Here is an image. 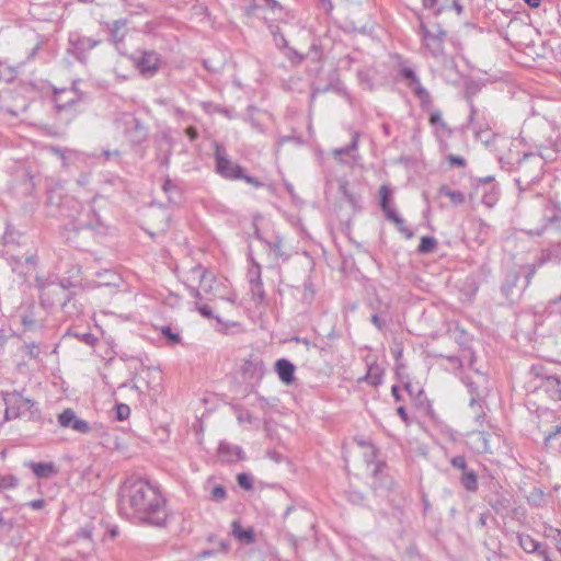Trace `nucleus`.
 Segmentation results:
<instances>
[{
	"mask_svg": "<svg viewBox=\"0 0 561 561\" xmlns=\"http://www.w3.org/2000/svg\"><path fill=\"white\" fill-rule=\"evenodd\" d=\"M128 19H118L106 22L104 25L108 33V41L116 50L124 56L121 64H131L135 71H140V56H138V31L129 25Z\"/></svg>",
	"mask_w": 561,
	"mask_h": 561,
	"instance_id": "nucleus-1",
	"label": "nucleus"
},
{
	"mask_svg": "<svg viewBox=\"0 0 561 561\" xmlns=\"http://www.w3.org/2000/svg\"><path fill=\"white\" fill-rule=\"evenodd\" d=\"M543 226L530 230V234L545 236L550 247L542 251L540 264L561 263V213L551 203H547L542 214Z\"/></svg>",
	"mask_w": 561,
	"mask_h": 561,
	"instance_id": "nucleus-2",
	"label": "nucleus"
},
{
	"mask_svg": "<svg viewBox=\"0 0 561 561\" xmlns=\"http://www.w3.org/2000/svg\"><path fill=\"white\" fill-rule=\"evenodd\" d=\"M142 500H148L142 508V525L164 527L168 517L165 500L158 492V488L145 478H142Z\"/></svg>",
	"mask_w": 561,
	"mask_h": 561,
	"instance_id": "nucleus-3",
	"label": "nucleus"
},
{
	"mask_svg": "<svg viewBox=\"0 0 561 561\" xmlns=\"http://www.w3.org/2000/svg\"><path fill=\"white\" fill-rule=\"evenodd\" d=\"M140 478H127L118 493V513L122 517L138 524L140 522Z\"/></svg>",
	"mask_w": 561,
	"mask_h": 561,
	"instance_id": "nucleus-4",
	"label": "nucleus"
},
{
	"mask_svg": "<svg viewBox=\"0 0 561 561\" xmlns=\"http://www.w3.org/2000/svg\"><path fill=\"white\" fill-rule=\"evenodd\" d=\"M478 380H472L471 377H466L463 382L466 383L468 391L471 394L469 407L474 414V422L482 427L485 421L486 414L484 412V398L486 396V378L484 375L476 370Z\"/></svg>",
	"mask_w": 561,
	"mask_h": 561,
	"instance_id": "nucleus-5",
	"label": "nucleus"
},
{
	"mask_svg": "<svg viewBox=\"0 0 561 561\" xmlns=\"http://www.w3.org/2000/svg\"><path fill=\"white\" fill-rule=\"evenodd\" d=\"M216 171L228 180H244L247 183L259 186L261 183L253 176L243 173V169L230 161L225 149L220 145H216L215 149Z\"/></svg>",
	"mask_w": 561,
	"mask_h": 561,
	"instance_id": "nucleus-6",
	"label": "nucleus"
},
{
	"mask_svg": "<svg viewBox=\"0 0 561 561\" xmlns=\"http://www.w3.org/2000/svg\"><path fill=\"white\" fill-rule=\"evenodd\" d=\"M5 400L7 408L3 410V416L0 420V425L12 419L25 416L27 413L30 416L33 415V408L35 407L34 400L24 398L18 391L7 392Z\"/></svg>",
	"mask_w": 561,
	"mask_h": 561,
	"instance_id": "nucleus-7",
	"label": "nucleus"
},
{
	"mask_svg": "<svg viewBox=\"0 0 561 561\" xmlns=\"http://www.w3.org/2000/svg\"><path fill=\"white\" fill-rule=\"evenodd\" d=\"M255 238L263 244L271 267L278 266L282 262L289 259L290 254L285 250L283 239L279 234H274L271 239L264 238L257 228L254 231Z\"/></svg>",
	"mask_w": 561,
	"mask_h": 561,
	"instance_id": "nucleus-8",
	"label": "nucleus"
},
{
	"mask_svg": "<svg viewBox=\"0 0 561 561\" xmlns=\"http://www.w3.org/2000/svg\"><path fill=\"white\" fill-rule=\"evenodd\" d=\"M41 302L46 308L60 306L65 308L70 300V291L59 283H50L41 288Z\"/></svg>",
	"mask_w": 561,
	"mask_h": 561,
	"instance_id": "nucleus-9",
	"label": "nucleus"
},
{
	"mask_svg": "<svg viewBox=\"0 0 561 561\" xmlns=\"http://www.w3.org/2000/svg\"><path fill=\"white\" fill-rule=\"evenodd\" d=\"M402 79L407 81L408 88L420 101V105L423 110L430 111L432 107V96L430 92L422 85L420 78L416 76L413 69L404 67L400 70Z\"/></svg>",
	"mask_w": 561,
	"mask_h": 561,
	"instance_id": "nucleus-10",
	"label": "nucleus"
},
{
	"mask_svg": "<svg viewBox=\"0 0 561 561\" xmlns=\"http://www.w3.org/2000/svg\"><path fill=\"white\" fill-rule=\"evenodd\" d=\"M78 81L72 83L69 89H55L54 100L59 111L75 106L77 103L85 100V94L78 88Z\"/></svg>",
	"mask_w": 561,
	"mask_h": 561,
	"instance_id": "nucleus-11",
	"label": "nucleus"
},
{
	"mask_svg": "<svg viewBox=\"0 0 561 561\" xmlns=\"http://www.w3.org/2000/svg\"><path fill=\"white\" fill-rule=\"evenodd\" d=\"M116 129L131 144H137L140 123L134 114L124 113L115 121Z\"/></svg>",
	"mask_w": 561,
	"mask_h": 561,
	"instance_id": "nucleus-12",
	"label": "nucleus"
},
{
	"mask_svg": "<svg viewBox=\"0 0 561 561\" xmlns=\"http://www.w3.org/2000/svg\"><path fill=\"white\" fill-rule=\"evenodd\" d=\"M58 423L61 427L70 428L80 434H88L91 431L90 424L78 417L72 409H65L58 415Z\"/></svg>",
	"mask_w": 561,
	"mask_h": 561,
	"instance_id": "nucleus-13",
	"label": "nucleus"
},
{
	"mask_svg": "<svg viewBox=\"0 0 561 561\" xmlns=\"http://www.w3.org/2000/svg\"><path fill=\"white\" fill-rule=\"evenodd\" d=\"M422 35L425 46L431 50L433 56H439L443 54V43L446 37V32L438 28L436 33L428 31L422 25Z\"/></svg>",
	"mask_w": 561,
	"mask_h": 561,
	"instance_id": "nucleus-14",
	"label": "nucleus"
},
{
	"mask_svg": "<svg viewBox=\"0 0 561 561\" xmlns=\"http://www.w3.org/2000/svg\"><path fill=\"white\" fill-rule=\"evenodd\" d=\"M470 439L471 448L479 454L492 453L491 450V434L483 431L477 430L468 434Z\"/></svg>",
	"mask_w": 561,
	"mask_h": 561,
	"instance_id": "nucleus-15",
	"label": "nucleus"
},
{
	"mask_svg": "<svg viewBox=\"0 0 561 561\" xmlns=\"http://www.w3.org/2000/svg\"><path fill=\"white\" fill-rule=\"evenodd\" d=\"M165 65L164 60L158 53L142 51V77H152L156 72Z\"/></svg>",
	"mask_w": 561,
	"mask_h": 561,
	"instance_id": "nucleus-16",
	"label": "nucleus"
},
{
	"mask_svg": "<svg viewBox=\"0 0 561 561\" xmlns=\"http://www.w3.org/2000/svg\"><path fill=\"white\" fill-rule=\"evenodd\" d=\"M218 456L221 461L225 462H237L244 459V451L240 446L232 445L227 442H220L218 446Z\"/></svg>",
	"mask_w": 561,
	"mask_h": 561,
	"instance_id": "nucleus-17",
	"label": "nucleus"
},
{
	"mask_svg": "<svg viewBox=\"0 0 561 561\" xmlns=\"http://www.w3.org/2000/svg\"><path fill=\"white\" fill-rule=\"evenodd\" d=\"M162 371L156 367H148L146 369V382L149 393L152 398L157 397L162 391Z\"/></svg>",
	"mask_w": 561,
	"mask_h": 561,
	"instance_id": "nucleus-18",
	"label": "nucleus"
},
{
	"mask_svg": "<svg viewBox=\"0 0 561 561\" xmlns=\"http://www.w3.org/2000/svg\"><path fill=\"white\" fill-rule=\"evenodd\" d=\"M519 283V275L517 272H510L506 275L505 282L501 287V290L503 295L511 301H514L517 299L523 289L517 288V285Z\"/></svg>",
	"mask_w": 561,
	"mask_h": 561,
	"instance_id": "nucleus-19",
	"label": "nucleus"
},
{
	"mask_svg": "<svg viewBox=\"0 0 561 561\" xmlns=\"http://www.w3.org/2000/svg\"><path fill=\"white\" fill-rule=\"evenodd\" d=\"M193 277L199 279V288L205 294H210L214 289L216 279L211 273L206 271L203 266L197 265L191 270Z\"/></svg>",
	"mask_w": 561,
	"mask_h": 561,
	"instance_id": "nucleus-20",
	"label": "nucleus"
},
{
	"mask_svg": "<svg viewBox=\"0 0 561 561\" xmlns=\"http://www.w3.org/2000/svg\"><path fill=\"white\" fill-rule=\"evenodd\" d=\"M24 465L25 467L30 468L34 476L38 479H47L57 474L58 472V469L54 462L27 461Z\"/></svg>",
	"mask_w": 561,
	"mask_h": 561,
	"instance_id": "nucleus-21",
	"label": "nucleus"
},
{
	"mask_svg": "<svg viewBox=\"0 0 561 561\" xmlns=\"http://www.w3.org/2000/svg\"><path fill=\"white\" fill-rule=\"evenodd\" d=\"M275 369L280 381L285 385L293 383L295 379V365L286 358L278 359L275 363Z\"/></svg>",
	"mask_w": 561,
	"mask_h": 561,
	"instance_id": "nucleus-22",
	"label": "nucleus"
},
{
	"mask_svg": "<svg viewBox=\"0 0 561 561\" xmlns=\"http://www.w3.org/2000/svg\"><path fill=\"white\" fill-rule=\"evenodd\" d=\"M69 42L76 51L83 54L96 47L101 41L78 35L76 38L70 37Z\"/></svg>",
	"mask_w": 561,
	"mask_h": 561,
	"instance_id": "nucleus-23",
	"label": "nucleus"
},
{
	"mask_svg": "<svg viewBox=\"0 0 561 561\" xmlns=\"http://www.w3.org/2000/svg\"><path fill=\"white\" fill-rule=\"evenodd\" d=\"M517 539L520 548L527 553L537 554L543 547L542 543L535 540L530 535L527 534H518Z\"/></svg>",
	"mask_w": 561,
	"mask_h": 561,
	"instance_id": "nucleus-24",
	"label": "nucleus"
},
{
	"mask_svg": "<svg viewBox=\"0 0 561 561\" xmlns=\"http://www.w3.org/2000/svg\"><path fill=\"white\" fill-rule=\"evenodd\" d=\"M232 535L244 543H252L255 540V535L252 528H242L239 522L232 523Z\"/></svg>",
	"mask_w": 561,
	"mask_h": 561,
	"instance_id": "nucleus-25",
	"label": "nucleus"
},
{
	"mask_svg": "<svg viewBox=\"0 0 561 561\" xmlns=\"http://www.w3.org/2000/svg\"><path fill=\"white\" fill-rule=\"evenodd\" d=\"M439 196H446L449 198L450 203L455 206L462 205L466 201V196L461 191L451 190L447 185H442L438 188Z\"/></svg>",
	"mask_w": 561,
	"mask_h": 561,
	"instance_id": "nucleus-26",
	"label": "nucleus"
},
{
	"mask_svg": "<svg viewBox=\"0 0 561 561\" xmlns=\"http://www.w3.org/2000/svg\"><path fill=\"white\" fill-rule=\"evenodd\" d=\"M387 219L393 222L397 227V229L404 234L407 239H411L413 237L412 230L405 225V221L402 217L398 215V213L394 210H389V213L386 215Z\"/></svg>",
	"mask_w": 561,
	"mask_h": 561,
	"instance_id": "nucleus-27",
	"label": "nucleus"
},
{
	"mask_svg": "<svg viewBox=\"0 0 561 561\" xmlns=\"http://www.w3.org/2000/svg\"><path fill=\"white\" fill-rule=\"evenodd\" d=\"M383 370L377 364L368 365V370L364 380L369 385L377 387L382 382Z\"/></svg>",
	"mask_w": 561,
	"mask_h": 561,
	"instance_id": "nucleus-28",
	"label": "nucleus"
},
{
	"mask_svg": "<svg viewBox=\"0 0 561 561\" xmlns=\"http://www.w3.org/2000/svg\"><path fill=\"white\" fill-rule=\"evenodd\" d=\"M249 275H250V283L252 286V290L254 293H257L260 295V297L263 298V293L261 291L263 284H262V279H261L260 264L255 263V267L253 270H250Z\"/></svg>",
	"mask_w": 561,
	"mask_h": 561,
	"instance_id": "nucleus-29",
	"label": "nucleus"
},
{
	"mask_svg": "<svg viewBox=\"0 0 561 561\" xmlns=\"http://www.w3.org/2000/svg\"><path fill=\"white\" fill-rule=\"evenodd\" d=\"M430 124L435 127L436 133L445 131L447 135L451 133L450 128L444 122L440 111H433L430 115Z\"/></svg>",
	"mask_w": 561,
	"mask_h": 561,
	"instance_id": "nucleus-30",
	"label": "nucleus"
},
{
	"mask_svg": "<svg viewBox=\"0 0 561 561\" xmlns=\"http://www.w3.org/2000/svg\"><path fill=\"white\" fill-rule=\"evenodd\" d=\"M460 482L468 492H476L478 490V478L471 470L462 473Z\"/></svg>",
	"mask_w": 561,
	"mask_h": 561,
	"instance_id": "nucleus-31",
	"label": "nucleus"
},
{
	"mask_svg": "<svg viewBox=\"0 0 561 561\" xmlns=\"http://www.w3.org/2000/svg\"><path fill=\"white\" fill-rule=\"evenodd\" d=\"M371 308L375 310V313L371 314L370 321L378 330H382L386 323L380 318V313L388 309V305H382L381 302H378V306L371 305Z\"/></svg>",
	"mask_w": 561,
	"mask_h": 561,
	"instance_id": "nucleus-32",
	"label": "nucleus"
},
{
	"mask_svg": "<svg viewBox=\"0 0 561 561\" xmlns=\"http://www.w3.org/2000/svg\"><path fill=\"white\" fill-rule=\"evenodd\" d=\"M379 197H380V207L385 215L389 213V210H394L389 204L390 197H391V190L387 185H381L379 190Z\"/></svg>",
	"mask_w": 561,
	"mask_h": 561,
	"instance_id": "nucleus-33",
	"label": "nucleus"
},
{
	"mask_svg": "<svg viewBox=\"0 0 561 561\" xmlns=\"http://www.w3.org/2000/svg\"><path fill=\"white\" fill-rule=\"evenodd\" d=\"M161 335L167 339L169 345H176L182 342V337L179 332H174L170 325H163L160 328Z\"/></svg>",
	"mask_w": 561,
	"mask_h": 561,
	"instance_id": "nucleus-34",
	"label": "nucleus"
},
{
	"mask_svg": "<svg viewBox=\"0 0 561 561\" xmlns=\"http://www.w3.org/2000/svg\"><path fill=\"white\" fill-rule=\"evenodd\" d=\"M437 241L434 237L425 236L421 238L417 251L421 254L431 253L435 250Z\"/></svg>",
	"mask_w": 561,
	"mask_h": 561,
	"instance_id": "nucleus-35",
	"label": "nucleus"
},
{
	"mask_svg": "<svg viewBox=\"0 0 561 561\" xmlns=\"http://www.w3.org/2000/svg\"><path fill=\"white\" fill-rule=\"evenodd\" d=\"M499 199V188L493 185L489 192H485L482 196V203L488 207H493Z\"/></svg>",
	"mask_w": 561,
	"mask_h": 561,
	"instance_id": "nucleus-36",
	"label": "nucleus"
},
{
	"mask_svg": "<svg viewBox=\"0 0 561 561\" xmlns=\"http://www.w3.org/2000/svg\"><path fill=\"white\" fill-rule=\"evenodd\" d=\"M98 276L104 278L99 282L100 286H115L119 279V277L112 271H104L103 273H99Z\"/></svg>",
	"mask_w": 561,
	"mask_h": 561,
	"instance_id": "nucleus-37",
	"label": "nucleus"
},
{
	"mask_svg": "<svg viewBox=\"0 0 561 561\" xmlns=\"http://www.w3.org/2000/svg\"><path fill=\"white\" fill-rule=\"evenodd\" d=\"M19 479L13 474H0V490H10L16 488Z\"/></svg>",
	"mask_w": 561,
	"mask_h": 561,
	"instance_id": "nucleus-38",
	"label": "nucleus"
},
{
	"mask_svg": "<svg viewBox=\"0 0 561 561\" xmlns=\"http://www.w3.org/2000/svg\"><path fill=\"white\" fill-rule=\"evenodd\" d=\"M545 387L549 391H556L559 393L558 398L561 399V380L557 376H548L545 380Z\"/></svg>",
	"mask_w": 561,
	"mask_h": 561,
	"instance_id": "nucleus-39",
	"label": "nucleus"
},
{
	"mask_svg": "<svg viewBox=\"0 0 561 561\" xmlns=\"http://www.w3.org/2000/svg\"><path fill=\"white\" fill-rule=\"evenodd\" d=\"M358 142V136L355 134L352 138V142L343 148L335 149L333 151V154L336 158H340L343 154H350L352 151H354L357 148Z\"/></svg>",
	"mask_w": 561,
	"mask_h": 561,
	"instance_id": "nucleus-40",
	"label": "nucleus"
},
{
	"mask_svg": "<svg viewBox=\"0 0 561 561\" xmlns=\"http://www.w3.org/2000/svg\"><path fill=\"white\" fill-rule=\"evenodd\" d=\"M340 191L342 192L344 198L348 202V204L352 207H354V208L359 207V205H358V202H359L358 197L356 195H354L353 193L348 192L346 183H342L340 185Z\"/></svg>",
	"mask_w": 561,
	"mask_h": 561,
	"instance_id": "nucleus-41",
	"label": "nucleus"
},
{
	"mask_svg": "<svg viewBox=\"0 0 561 561\" xmlns=\"http://www.w3.org/2000/svg\"><path fill=\"white\" fill-rule=\"evenodd\" d=\"M227 497L226 489L222 485H215L210 491V499L215 502H222Z\"/></svg>",
	"mask_w": 561,
	"mask_h": 561,
	"instance_id": "nucleus-42",
	"label": "nucleus"
},
{
	"mask_svg": "<svg viewBox=\"0 0 561 561\" xmlns=\"http://www.w3.org/2000/svg\"><path fill=\"white\" fill-rule=\"evenodd\" d=\"M115 413L118 421H125L130 414V409L127 404L118 403L115 405Z\"/></svg>",
	"mask_w": 561,
	"mask_h": 561,
	"instance_id": "nucleus-43",
	"label": "nucleus"
},
{
	"mask_svg": "<svg viewBox=\"0 0 561 561\" xmlns=\"http://www.w3.org/2000/svg\"><path fill=\"white\" fill-rule=\"evenodd\" d=\"M355 440L359 446L368 448V451L365 453V458L367 462L371 461L376 457V450L374 446L362 438H355Z\"/></svg>",
	"mask_w": 561,
	"mask_h": 561,
	"instance_id": "nucleus-44",
	"label": "nucleus"
},
{
	"mask_svg": "<svg viewBox=\"0 0 561 561\" xmlns=\"http://www.w3.org/2000/svg\"><path fill=\"white\" fill-rule=\"evenodd\" d=\"M237 481H238V484L244 490L253 489L252 478L247 473H239L237 476Z\"/></svg>",
	"mask_w": 561,
	"mask_h": 561,
	"instance_id": "nucleus-45",
	"label": "nucleus"
},
{
	"mask_svg": "<svg viewBox=\"0 0 561 561\" xmlns=\"http://www.w3.org/2000/svg\"><path fill=\"white\" fill-rule=\"evenodd\" d=\"M195 308L196 310H198V312L206 319H211L214 318V314H213V310L209 306L207 305H202L199 302H196L195 304ZM215 319L220 322V318L219 317H215Z\"/></svg>",
	"mask_w": 561,
	"mask_h": 561,
	"instance_id": "nucleus-46",
	"label": "nucleus"
},
{
	"mask_svg": "<svg viewBox=\"0 0 561 561\" xmlns=\"http://www.w3.org/2000/svg\"><path fill=\"white\" fill-rule=\"evenodd\" d=\"M450 463L454 468L456 469H459L462 471V473L465 471H467V461H466V458L463 456H455L450 459Z\"/></svg>",
	"mask_w": 561,
	"mask_h": 561,
	"instance_id": "nucleus-47",
	"label": "nucleus"
},
{
	"mask_svg": "<svg viewBox=\"0 0 561 561\" xmlns=\"http://www.w3.org/2000/svg\"><path fill=\"white\" fill-rule=\"evenodd\" d=\"M92 531H93V527L91 525H85L84 527L80 528L77 531L76 536L79 538L91 540Z\"/></svg>",
	"mask_w": 561,
	"mask_h": 561,
	"instance_id": "nucleus-48",
	"label": "nucleus"
},
{
	"mask_svg": "<svg viewBox=\"0 0 561 561\" xmlns=\"http://www.w3.org/2000/svg\"><path fill=\"white\" fill-rule=\"evenodd\" d=\"M313 295L314 290L312 288V285L310 283H305L302 299L309 304L313 299Z\"/></svg>",
	"mask_w": 561,
	"mask_h": 561,
	"instance_id": "nucleus-49",
	"label": "nucleus"
},
{
	"mask_svg": "<svg viewBox=\"0 0 561 561\" xmlns=\"http://www.w3.org/2000/svg\"><path fill=\"white\" fill-rule=\"evenodd\" d=\"M121 156V152L118 150H103L101 153V157L104 161H110L112 159H118Z\"/></svg>",
	"mask_w": 561,
	"mask_h": 561,
	"instance_id": "nucleus-50",
	"label": "nucleus"
},
{
	"mask_svg": "<svg viewBox=\"0 0 561 561\" xmlns=\"http://www.w3.org/2000/svg\"><path fill=\"white\" fill-rule=\"evenodd\" d=\"M76 336L83 343L88 345H93L96 341V337L91 333L76 334Z\"/></svg>",
	"mask_w": 561,
	"mask_h": 561,
	"instance_id": "nucleus-51",
	"label": "nucleus"
},
{
	"mask_svg": "<svg viewBox=\"0 0 561 561\" xmlns=\"http://www.w3.org/2000/svg\"><path fill=\"white\" fill-rule=\"evenodd\" d=\"M26 347H27V354L31 357H33V358L38 357L39 350H38V346L35 343L27 344Z\"/></svg>",
	"mask_w": 561,
	"mask_h": 561,
	"instance_id": "nucleus-52",
	"label": "nucleus"
},
{
	"mask_svg": "<svg viewBox=\"0 0 561 561\" xmlns=\"http://www.w3.org/2000/svg\"><path fill=\"white\" fill-rule=\"evenodd\" d=\"M449 162L453 164V165H457V167H465L466 164V161L462 157H459V156H450L448 158Z\"/></svg>",
	"mask_w": 561,
	"mask_h": 561,
	"instance_id": "nucleus-53",
	"label": "nucleus"
},
{
	"mask_svg": "<svg viewBox=\"0 0 561 561\" xmlns=\"http://www.w3.org/2000/svg\"><path fill=\"white\" fill-rule=\"evenodd\" d=\"M27 505L33 508V510H41L44 507L45 505V501L43 499H37V500H33V501H30L27 503Z\"/></svg>",
	"mask_w": 561,
	"mask_h": 561,
	"instance_id": "nucleus-54",
	"label": "nucleus"
},
{
	"mask_svg": "<svg viewBox=\"0 0 561 561\" xmlns=\"http://www.w3.org/2000/svg\"><path fill=\"white\" fill-rule=\"evenodd\" d=\"M549 536L558 541V550L561 552V530L553 528L551 529V534Z\"/></svg>",
	"mask_w": 561,
	"mask_h": 561,
	"instance_id": "nucleus-55",
	"label": "nucleus"
},
{
	"mask_svg": "<svg viewBox=\"0 0 561 561\" xmlns=\"http://www.w3.org/2000/svg\"><path fill=\"white\" fill-rule=\"evenodd\" d=\"M22 323L24 328L32 329L35 324V320L30 316H22Z\"/></svg>",
	"mask_w": 561,
	"mask_h": 561,
	"instance_id": "nucleus-56",
	"label": "nucleus"
},
{
	"mask_svg": "<svg viewBox=\"0 0 561 561\" xmlns=\"http://www.w3.org/2000/svg\"><path fill=\"white\" fill-rule=\"evenodd\" d=\"M12 526H13V524L11 522H8L3 517V513L0 511V528H4V529L10 530L12 528Z\"/></svg>",
	"mask_w": 561,
	"mask_h": 561,
	"instance_id": "nucleus-57",
	"label": "nucleus"
},
{
	"mask_svg": "<svg viewBox=\"0 0 561 561\" xmlns=\"http://www.w3.org/2000/svg\"><path fill=\"white\" fill-rule=\"evenodd\" d=\"M188 293L192 297L199 299L202 297V290L193 286L188 287Z\"/></svg>",
	"mask_w": 561,
	"mask_h": 561,
	"instance_id": "nucleus-58",
	"label": "nucleus"
},
{
	"mask_svg": "<svg viewBox=\"0 0 561 561\" xmlns=\"http://www.w3.org/2000/svg\"><path fill=\"white\" fill-rule=\"evenodd\" d=\"M185 133L190 137L191 140H195L198 136L197 130L193 127L186 128Z\"/></svg>",
	"mask_w": 561,
	"mask_h": 561,
	"instance_id": "nucleus-59",
	"label": "nucleus"
},
{
	"mask_svg": "<svg viewBox=\"0 0 561 561\" xmlns=\"http://www.w3.org/2000/svg\"><path fill=\"white\" fill-rule=\"evenodd\" d=\"M438 0H422L424 9H433L436 7Z\"/></svg>",
	"mask_w": 561,
	"mask_h": 561,
	"instance_id": "nucleus-60",
	"label": "nucleus"
},
{
	"mask_svg": "<svg viewBox=\"0 0 561 561\" xmlns=\"http://www.w3.org/2000/svg\"><path fill=\"white\" fill-rule=\"evenodd\" d=\"M537 556L541 557L543 561H552L549 552L545 547L541 548V550L537 553Z\"/></svg>",
	"mask_w": 561,
	"mask_h": 561,
	"instance_id": "nucleus-61",
	"label": "nucleus"
},
{
	"mask_svg": "<svg viewBox=\"0 0 561 561\" xmlns=\"http://www.w3.org/2000/svg\"><path fill=\"white\" fill-rule=\"evenodd\" d=\"M561 432V426H556L554 431L553 432H550L546 435L545 439L547 442L551 440L554 438V436Z\"/></svg>",
	"mask_w": 561,
	"mask_h": 561,
	"instance_id": "nucleus-62",
	"label": "nucleus"
},
{
	"mask_svg": "<svg viewBox=\"0 0 561 561\" xmlns=\"http://www.w3.org/2000/svg\"><path fill=\"white\" fill-rule=\"evenodd\" d=\"M453 8L457 12V14H461L463 11V8L458 0H453Z\"/></svg>",
	"mask_w": 561,
	"mask_h": 561,
	"instance_id": "nucleus-63",
	"label": "nucleus"
},
{
	"mask_svg": "<svg viewBox=\"0 0 561 561\" xmlns=\"http://www.w3.org/2000/svg\"><path fill=\"white\" fill-rule=\"evenodd\" d=\"M162 187L165 193H169L171 190L175 188V186L172 184L170 180H167Z\"/></svg>",
	"mask_w": 561,
	"mask_h": 561,
	"instance_id": "nucleus-64",
	"label": "nucleus"
}]
</instances>
